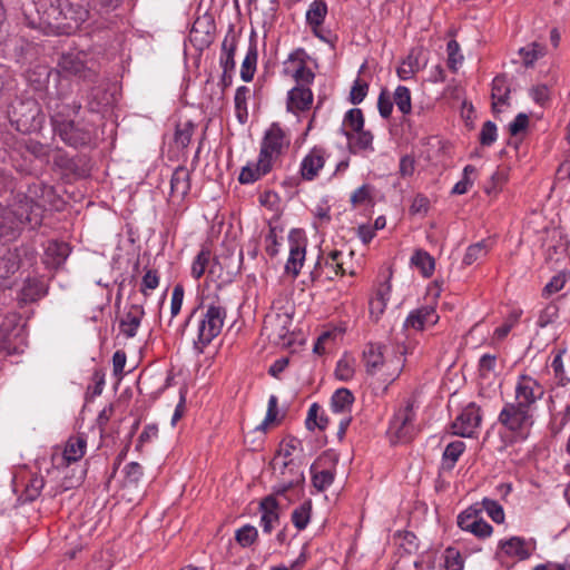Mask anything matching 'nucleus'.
I'll return each mask as SVG.
<instances>
[{"mask_svg": "<svg viewBox=\"0 0 570 570\" xmlns=\"http://www.w3.org/2000/svg\"><path fill=\"white\" fill-rule=\"evenodd\" d=\"M521 314V309L512 311L507 317L505 322L494 331V337L497 340H503L504 337H507L511 328L518 323Z\"/></svg>", "mask_w": 570, "mask_h": 570, "instance_id": "nucleus-50", "label": "nucleus"}, {"mask_svg": "<svg viewBox=\"0 0 570 570\" xmlns=\"http://www.w3.org/2000/svg\"><path fill=\"white\" fill-rule=\"evenodd\" d=\"M36 0L22 3L27 24L46 33L71 35L88 20L90 10L85 0Z\"/></svg>", "mask_w": 570, "mask_h": 570, "instance_id": "nucleus-1", "label": "nucleus"}, {"mask_svg": "<svg viewBox=\"0 0 570 570\" xmlns=\"http://www.w3.org/2000/svg\"><path fill=\"white\" fill-rule=\"evenodd\" d=\"M488 245L485 240H481L473 245H470L466 249V253L463 257V263L465 265H471L476 262L479 258L484 257L488 254Z\"/></svg>", "mask_w": 570, "mask_h": 570, "instance_id": "nucleus-47", "label": "nucleus"}, {"mask_svg": "<svg viewBox=\"0 0 570 570\" xmlns=\"http://www.w3.org/2000/svg\"><path fill=\"white\" fill-rule=\"evenodd\" d=\"M87 438L85 434L69 436L63 449V461L67 464L79 461L86 453Z\"/></svg>", "mask_w": 570, "mask_h": 570, "instance_id": "nucleus-19", "label": "nucleus"}, {"mask_svg": "<svg viewBox=\"0 0 570 570\" xmlns=\"http://www.w3.org/2000/svg\"><path fill=\"white\" fill-rule=\"evenodd\" d=\"M448 51V67L452 71H456L458 65L463 61V56L460 53V45L455 40H450L446 46Z\"/></svg>", "mask_w": 570, "mask_h": 570, "instance_id": "nucleus-52", "label": "nucleus"}, {"mask_svg": "<svg viewBox=\"0 0 570 570\" xmlns=\"http://www.w3.org/2000/svg\"><path fill=\"white\" fill-rule=\"evenodd\" d=\"M55 165H57L59 168L67 170L69 173H78V165L76 160L71 157H69L66 154H58L53 159Z\"/></svg>", "mask_w": 570, "mask_h": 570, "instance_id": "nucleus-63", "label": "nucleus"}, {"mask_svg": "<svg viewBox=\"0 0 570 570\" xmlns=\"http://www.w3.org/2000/svg\"><path fill=\"white\" fill-rule=\"evenodd\" d=\"M438 321L439 315L436 314L434 306L426 305L411 312L405 320L404 326L422 331L425 325H434Z\"/></svg>", "mask_w": 570, "mask_h": 570, "instance_id": "nucleus-16", "label": "nucleus"}, {"mask_svg": "<svg viewBox=\"0 0 570 570\" xmlns=\"http://www.w3.org/2000/svg\"><path fill=\"white\" fill-rule=\"evenodd\" d=\"M20 267L19 256L10 249L0 250V279L9 278Z\"/></svg>", "mask_w": 570, "mask_h": 570, "instance_id": "nucleus-28", "label": "nucleus"}, {"mask_svg": "<svg viewBox=\"0 0 570 570\" xmlns=\"http://www.w3.org/2000/svg\"><path fill=\"white\" fill-rule=\"evenodd\" d=\"M411 263L417 267L423 276L430 277L434 271V258L425 250L417 249L411 258Z\"/></svg>", "mask_w": 570, "mask_h": 570, "instance_id": "nucleus-37", "label": "nucleus"}, {"mask_svg": "<svg viewBox=\"0 0 570 570\" xmlns=\"http://www.w3.org/2000/svg\"><path fill=\"white\" fill-rule=\"evenodd\" d=\"M312 482L317 491H324L334 481V472L332 470L325 469L320 472H314V465H312Z\"/></svg>", "mask_w": 570, "mask_h": 570, "instance_id": "nucleus-48", "label": "nucleus"}, {"mask_svg": "<svg viewBox=\"0 0 570 570\" xmlns=\"http://www.w3.org/2000/svg\"><path fill=\"white\" fill-rule=\"evenodd\" d=\"M312 502L311 500L305 501L292 513V522L298 530H304L311 519Z\"/></svg>", "mask_w": 570, "mask_h": 570, "instance_id": "nucleus-43", "label": "nucleus"}, {"mask_svg": "<svg viewBox=\"0 0 570 570\" xmlns=\"http://www.w3.org/2000/svg\"><path fill=\"white\" fill-rule=\"evenodd\" d=\"M420 55L421 49H412L407 57L402 61L401 66L396 69L400 79L407 80L415 72L420 70Z\"/></svg>", "mask_w": 570, "mask_h": 570, "instance_id": "nucleus-29", "label": "nucleus"}, {"mask_svg": "<svg viewBox=\"0 0 570 570\" xmlns=\"http://www.w3.org/2000/svg\"><path fill=\"white\" fill-rule=\"evenodd\" d=\"M194 128L195 125L191 121L177 125L175 131V144L180 148H186L190 142Z\"/></svg>", "mask_w": 570, "mask_h": 570, "instance_id": "nucleus-45", "label": "nucleus"}, {"mask_svg": "<svg viewBox=\"0 0 570 570\" xmlns=\"http://www.w3.org/2000/svg\"><path fill=\"white\" fill-rule=\"evenodd\" d=\"M45 485V481L42 476L32 475L28 481L23 495L27 501H33L39 495Z\"/></svg>", "mask_w": 570, "mask_h": 570, "instance_id": "nucleus-51", "label": "nucleus"}, {"mask_svg": "<svg viewBox=\"0 0 570 570\" xmlns=\"http://www.w3.org/2000/svg\"><path fill=\"white\" fill-rule=\"evenodd\" d=\"M313 92L308 87L297 85L288 91L287 109L289 111H305L311 108Z\"/></svg>", "mask_w": 570, "mask_h": 570, "instance_id": "nucleus-17", "label": "nucleus"}, {"mask_svg": "<svg viewBox=\"0 0 570 570\" xmlns=\"http://www.w3.org/2000/svg\"><path fill=\"white\" fill-rule=\"evenodd\" d=\"M368 85L365 81L356 79L350 92V100L353 105H358L366 97Z\"/></svg>", "mask_w": 570, "mask_h": 570, "instance_id": "nucleus-58", "label": "nucleus"}, {"mask_svg": "<svg viewBox=\"0 0 570 570\" xmlns=\"http://www.w3.org/2000/svg\"><path fill=\"white\" fill-rule=\"evenodd\" d=\"M249 95V88L246 86H240L237 88L235 94V109L236 115L240 124H245L248 117L247 111V98Z\"/></svg>", "mask_w": 570, "mask_h": 570, "instance_id": "nucleus-40", "label": "nucleus"}, {"mask_svg": "<svg viewBox=\"0 0 570 570\" xmlns=\"http://www.w3.org/2000/svg\"><path fill=\"white\" fill-rule=\"evenodd\" d=\"M525 67H532L533 63L546 55V47L539 42H531L519 50Z\"/></svg>", "mask_w": 570, "mask_h": 570, "instance_id": "nucleus-39", "label": "nucleus"}, {"mask_svg": "<svg viewBox=\"0 0 570 570\" xmlns=\"http://www.w3.org/2000/svg\"><path fill=\"white\" fill-rule=\"evenodd\" d=\"M125 481L127 484H137L142 476V468L137 462H130L125 468Z\"/></svg>", "mask_w": 570, "mask_h": 570, "instance_id": "nucleus-61", "label": "nucleus"}, {"mask_svg": "<svg viewBox=\"0 0 570 570\" xmlns=\"http://www.w3.org/2000/svg\"><path fill=\"white\" fill-rule=\"evenodd\" d=\"M257 45L254 37H250L249 48L243 61L240 77L244 81L248 82L254 78L257 63Z\"/></svg>", "mask_w": 570, "mask_h": 570, "instance_id": "nucleus-30", "label": "nucleus"}, {"mask_svg": "<svg viewBox=\"0 0 570 570\" xmlns=\"http://www.w3.org/2000/svg\"><path fill=\"white\" fill-rule=\"evenodd\" d=\"M51 193V187L33 184L28 193H17L7 206L0 204V243L16 240L24 225L31 229L39 227L46 206L45 195Z\"/></svg>", "mask_w": 570, "mask_h": 570, "instance_id": "nucleus-2", "label": "nucleus"}, {"mask_svg": "<svg viewBox=\"0 0 570 570\" xmlns=\"http://www.w3.org/2000/svg\"><path fill=\"white\" fill-rule=\"evenodd\" d=\"M458 525L465 531H470L479 538H487L492 533V527L482 519H472L464 521V523H458Z\"/></svg>", "mask_w": 570, "mask_h": 570, "instance_id": "nucleus-41", "label": "nucleus"}, {"mask_svg": "<svg viewBox=\"0 0 570 570\" xmlns=\"http://www.w3.org/2000/svg\"><path fill=\"white\" fill-rule=\"evenodd\" d=\"M445 569L446 570H462L463 563L459 552L453 549H448L445 554Z\"/></svg>", "mask_w": 570, "mask_h": 570, "instance_id": "nucleus-64", "label": "nucleus"}, {"mask_svg": "<svg viewBox=\"0 0 570 570\" xmlns=\"http://www.w3.org/2000/svg\"><path fill=\"white\" fill-rule=\"evenodd\" d=\"M70 248L66 243L52 242L46 249L48 263L55 267H59L69 256Z\"/></svg>", "mask_w": 570, "mask_h": 570, "instance_id": "nucleus-35", "label": "nucleus"}, {"mask_svg": "<svg viewBox=\"0 0 570 570\" xmlns=\"http://www.w3.org/2000/svg\"><path fill=\"white\" fill-rule=\"evenodd\" d=\"M510 95V88L508 86L507 76L499 75L492 81L491 98L493 112H499L498 102L507 104Z\"/></svg>", "mask_w": 570, "mask_h": 570, "instance_id": "nucleus-25", "label": "nucleus"}, {"mask_svg": "<svg viewBox=\"0 0 570 570\" xmlns=\"http://www.w3.org/2000/svg\"><path fill=\"white\" fill-rule=\"evenodd\" d=\"M321 406L317 403H313L307 412V417L305 421L306 429L309 431H314L318 429L321 431L325 430L328 425V417L323 413L320 414Z\"/></svg>", "mask_w": 570, "mask_h": 570, "instance_id": "nucleus-36", "label": "nucleus"}, {"mask_svg": "<svg viewBox=\"0 0 570 570\" xmlns=\"http://www.w3.org/2000/svg\"><path fill=\"white\" fill-rule=\"evenodd\" d=\"M291 240V249L287 263L285 265V272L287 274H292L296 277L301 268L303 266V262L305 259V245L293 239V236L289 237Z\"/></svg>", "mask_w": 570, "mask_h": 570, "instance_id": "nucleus-23", "label": "nucleus"}, {"mask_svg": "<svg viewBox=\"0 0 570 570\" xmlns=\"http://www.w3.org/2000/svg\"><path fill=\"white\" fill-rule=\"evenodd\" d=\"M535 390H540L538 382L530 376L521 375L515 386L517 403L525 405V409L530 410L538 399ZM541 395L542 391H540L539 397Z\"/></svg>", "mask_w": 570, "mask_h": 570, "instance_id": "nucleus-14", "label": "nucleus"}, {"mask_svg": "<svg viewBox=\"0 0 570 570\" xmlns=\"http://www.w3.org/2000/svg\"><path fill=\"white\" fill-rule=\"evenodd\" d=\"M385 346L380 343H370L363 352V360L368 374L376 373L384 363Z\"/></svg>", "mask_w": 570, "mask_h": 570, "instance_id": "nucleus-21", "label": "nucleus"}, {"mask_svg": "<svg viewBox=\"0 0 570 570\" xmlns=\"http://www.w3.org/2000/svg\"><path fill=\"white\" fill-rule=\"evenodd\" d=\"M285 145L288 142L285 141L284 130L277 122L272 124L264 135L259 153L263 170L272 169L273 161L282 154Z\"/></svg>", "mask_w": 570, "mask_h": 570, "instance_id": "nucleus-6", "label": "nucleus"}, {"mask_svg": "<svg viewBox=\"0 0 570 570\" xmlns=\"http://www.w3.org/2000/svg\"><path fill=\"white\" fill-rule=\"evenodd\" d=\"M354 396L347 389H338L332 396L331 407L334 413H346L352 407Z\"/></svg>", "mask_w": 570, "mask_h": 570, "instance_id": "nucleus-33", "label": "nucleus"}, {"mask_svg": "<svg viewBox=\"0 0 570 570\" xmlns=\"http://www.w3.org/2000/svg\"><path fill=\"white\" fill-rule=\"evenodd\" d=\"M114 95L109 92L104 86L91 88L88 95L87 106L92 112H99L104 108L112 105Z\"/></svg>", "mask_w": 570, "mask_h": 570, "instance_id": "nucleus-24", "label": "nucleus"}, {"mask_svg": "<svg viewBox=\"0 0 570 570\" xmlns=\"http://www.w3.org/2000/svg\"><path fill=\"white\" fill-rule=\"evenodd\" d=\"M81 109V104L65 102L60 98H49L48 110L53 132L68 146L79 148L88 146L94 140L95 134L91 126L76 122V117Z\"/></svg>", "mask_w": 570, "mask_h": 570, "instance_id": "nucleus-3", "label": "nucleus"}, {"mask_svg": "<svg viewBox=\"0 0 570 570\" xmlns=\"http://www.w3.org/2000/svg\"><path fill=\"white\" fill-rule=\"evenodd\" d=\"M293 78L297 85L307 87L314 81L315 73L307 66H297L293 72Z\"/></svg>", "mask_w": 570, "mask_h": 570, "instance_id": "nucleus-60", "label": "nucleus"}, {"mask_svg": "<svg viewBox=\"0 0 570 570\" xmlns=\"http://www.w3.org/2000/svg\"><path fill=\"white\" fill-rule=\"evenodd\" d=\"M391 293V284L385 282L379 286L375 296L370 299V315L377 322L384 313Z\"/></svg>", "mask_w": 570, "mask_h": 570, "instance_id": "nucleus-22", "label": "nucleus"}, {"mask_svg": "<svg viewBox=\"0 0 570 570\" xmlns=\"http://www.w3.org/2000/svg\"><path fill=\"white\" fill-rule=\"evenodd\" d=\"M414 411H413V403L407 402L405 407L400 409L392 422L390 430L394 432L397 441L400 442H409L414 434Z\"/></svg>", "mask_w": 570, "mask_h": 570, "instance_id": "nucleus-12", "label": "nucleus"}, {"mask_svg": "<svg viewBox=\"0 0 570 570\" xmlns=\"http://www.w3.org/2000/svg\"><path fill=\"white\" fill-rule=\"evenodd\" d=\"M393 101L402 114L407 115L411 112V92L407 87L397 86L394 91Z\"/></svg>", "mask_w": 570, "mask_h": 570, "instance_id": "nucleus-44", "label": "nucleus"}, {"mask_svg": "<svg viewBox=\"0 0 570 570\" xmlns=\"http://www.w3.org/2000/svg\"><path fill=\"white\" fill-rule=\"evenodd\" d=\"M142 315V307L134 305L126 314L125 318L120 321V330L127 337H134L136 335Z\"/></svg>", "mask_w": 570, "mask_h": 570, "instance_id": "nucleus-27", "label": "nucleus"}, {"mask_svg": "<svg viewBox=\"0 0 570 570\" xmlns=\"http://www.w3.org/2000/svg\"><path fill=\"white\" fill-rule=\"evenodd\" d=\"M7 114L11 126L22 134L36 131L41 126V109L33 98H16L8 106Z\"/></svg>", "mask_w": 570, "mask_h": 570, "instance_id": "nucleus-4", "label": "nucleus"}, {"mask_svg": "<svg viewBox=\"0 0 570 570\" xmlns=\"http://www.w3.org/2000/svg\"><path fill=\"white\" fill-rule=\"evenodd\" d=\"M464 449L465 444L462 441L449 443L443 452L441 469L444 471H451Z\"/></svg>", "mask_w": 570, "mask_h": 570, "instance_id": "nucleus-34", "label": "nucleus"}, {"mask_svg": "<svg viewBox=\"0 0 570 570\" xmlns=\"http://www.w3.org/2000/svg\"><path fill=\"white\" fill-rule=\"evenodd\" d=\"M482 505L485 509L488 515L495 522L502 523L504 521V512L502 507L494 500L483 499Z\"/></svg>", "mask_w": 570, "mask_h": 570, "instance_id": "nucleus-54", "label": "nucleus"}, {"mask_svg": "<svg viewBox=\"0 0 570 570\" xmlns=\"http://www.w3.org/2000/svg\"><path fill=\"white\" fill-rule=\"evenodd\" d=\"M498 422L513 433L521 432L533 423L530 410L525 409V405L518 404L517 402L504 404L499 414Z\"/></svg>", "mask_w": 570, "mask_h": 570, "instance_id": "nucleus-8", "label": "nucleus"}, {"mask_svg": "<svg viewBox=\"0 0 570 570\" xmlns=\"http://www.w3.org/2000/svg\"><path fill=\"white\" fill-rule=\"evenodd\" d=\"M237 48V39L233 36H226L223 43V55L220 57V66L225 71H232L235 68V51Z\"/></svg>", "mask_w": 570, "mask_h": 570, "instance_id": "nucleus-32", "label": "nucleus"}, {"mask_svg": "<svg viewBox=\"0 0 570 570\" xmlns=\"http://www.w3.org/2000/svg\"><path fill=\"white\" fill-rule=\"evenodd\" d=\"M292 318L288 314H276L265 321V331L268 338L276 345L288 346L292 343L289 325Z\"/></svg>", "mask_w": 570, "mask_h": 570, "instance_id": "nucleus-10", "label": "nucleus"}, {"mask_svg": "<svg viewBox=\"0 0 570 570\" xmlns=\"http://www.w3.org/2000/svg\"><path fill=\"white\" fill-rule=\"evenodd\" d=\"M269 171L271 169L263 170L262 159L258 158V161L254 166L248 165L242 169L238 180L240 184H252Z\"/></svg>", "mask_w": 570, "mask_h": 570, "instance_id": "nucleus-42", "label": "nucleus"}, {"mask_svg": "<svg viewBox=\"0 0 570 570\" xmlns=\"http://www.w3.org/2000/svg\"><path fill=\"white\" fill-rule=\"evenodd\" d=\"M559 308L554 304L547 305L539 314L538 326L543 328L552 324L558 317Z\"/></svg>", "mask_w": 570, "mask_h": 570, "instance_id": "nucleus-56", "label": "nucleus"}, {"mask_svg": "<svg viewBox=\"0 0 570 570\" xmlns=\"http://www.w3.org/2000/svg\"><path fill=\"white\" fill-rule=\"evenodd\" d=\"M257 530L252 525H244L236 531L235 539L242 547H249L257 538Z\"/></svg>", "mask_w": 570, "mask_h": 570, "instance_id": "nucleus-53", "label": "nucleus"}, {"mask_svg": "<svg viewBox=\"0 0 570 570\" xmlns=\"http://www.w3.org/2000/svg\"><path fill=\"white\" fill-rule=\"evenodd\" d=\"M479 139L482 146H491L497 139V125L491 120L485 121L480 131Z\"/></svg>", "mask_w": 570, "mask_h": 570, "instance_id": "nucleus-55", "label": "nucleus"}, {"mask_svg": "<svg viewBox=\"0 0 570 570\" xmlns=\"http://www.w3.org/2000/svg\"><path fill=\"white\" fill-rule=\"evenodd\" d=\"M24 346L26 334L21 315L16 312L8 313L0 323V353L18 354L23 351Z\"/></svg>", "mask_w": 570, "mask_h": 570, "instance_id": "nucleus-5", "label": "nucleus"}, {"mask_svg": "<svg viewBox=\"0 0 570 570\" xmlns=\"http://www.w3.org/2000/svg\"><path fill=\"white\" fill-rule=\"evenodd\" d=\"M259 511L262 512L261 522L263 530L269 533L273 524L279 520V503L274 495H267L259 502Z\"/></svg>", "mask_w": 570, "mask_h": 570, "instance_id": "nucleus-18", "label": "nucleus"}, {"mask_svg": "<svg viewBox=\"0 0 570 570\" xmlns=\"http://www.w3.org/2000/svg\"><path fill=\"white\" fill-rule=\"evenodd\" d=\"M379 112L383 118H389L393 110V100L386 90H382L377 100Z\"/></svg>", "mask_w": 570, "mask_h": 570, "instance_id": "nucleus-62", "label": "nucleus"}, {"mask_svg": "<svg viewBox=\"0 0 570 570\" xmlns=\"http://www.w3.org/2000/svg\"><path fill=\"white\" fill-rule=\"evenodd\" d=\"M190 189V173L184 167H177L170 179V191L171 196L183 199Z\"/></svg>", "mask_w": 570, "mask_h": 570, "instance_id": "nucleus-20", "label": "nucleus"}, {"mask_svg": "<svg viewBox=\"0 0 570 570\" xmlns=\"http://www.w3.org/2000/svg\"><path fill=\"white\" fill-rule=\"evenodd\" d=\"M226 309L222 306L209 305L198 325V341L195 344L208 345L222 331Z\"/></svg>", "mask_w": 570, "mask_h": 570, "instance_id": "nucleus-7", "label": "nucleus"}, {"mask_svg": "<svg viewBox=\"0 0 570 570\" xmlns=\"http://www.w3.org/2000/svg\"><path fill=\"white\" fill-rule=\"evenodd\" d=\"M304 482V474L303 472H297L295 476L286 482H283L282 484L274 488V492L272 495L276 498V495H285L287 491L295 487L302 485Z\"/></svg>", "mask_w": 570, "mask_h": 570, "instance_id": "nucleus-59", "label": "nucleus"}, {"mask_svg": "<svg viewBox=\"0 0 570 570\" xmlns=\"http://www.w3.org/2000/svg\"><path fill=\"white\" fill-rule=\"evenodd\" d=\"M501 548L507 554L518 557L520 560H525L530 557V552L525 549V541L520 537H512L502 542Z\"/></svg>", "mask_w": 570, "mask_h": 570, "instance_id": "nucleus-38", "label": "nucleus"}, {"mask_svg": "<svg viewBox=\"0 0 570 570\" xmlns=\"http://www.w3.org/2000/svg\"><path fill=\"white\" fill-rule=\"evenodd\" d=\"M325 150L314 147L302 160L301 175L305 180H313L325 164Z\"/></svg>", "mask_w": 570, "mask_h": 570, "instance_id": "nucleus-15", "label": "nucleus"}, {"mask_svg": "<svg viewBox=\"0 0 570 570\" xmlns=\"http://www.w3.org/2000/svg\"><path fill=\"white\" fill-rule=\"evenodd\" d=\"M354 134L344 130V135L348 140V148L351 153H355L356 150H366L373 149V135L368 130H364L362 128L360 131H353Z\"/></svg>", "mask_w": 570, "mask_h": 570, "instance_id": "nucleus-26", "label": "nucleus"}, {"mask_svg": "<svg viewBox=\"0 0 570 570\" xmlns=\"http://www.w3.org/2000/svg\"><path fill=\"white\" fill-rule=\"evenodd\" d=\"M210 261V250L208 248H203L198 255L195 257L191 265V275L198 279L200 278Z\"/></svg>", "mask_w": 570, "mask_h": 570, "instance_id": "nucleus-46", "label": "nucleus"}, {"mask_svg": "<svg viewBox=\"0 0 570 570\" xmlns=\"http://www.w3.org/2000/svg\"><path fill=\"white\" fill-rule=\"evenodd\" d=\"M482 420L480 407L475 403L468 404L452 423L453 434L470 438Z\"/></svg>", "mask_w": 570, "mask_h": 570, "instance_id": "nucleus-11", "label": "nucleus"}, {"mask_svg": "<svg viewBox=\"0 0 570 570\" xmlns=\"http://www.w3.org/2000/svg\"><path fill=\"white\" fill-rule=\"evenodd\" d=\"M83 57L82 52L62 53L58 61V67L67 76H76L85 81L95 82L98 73L94 68V63L88 66Z\"/></svg>", "mask_w": 570, "mask_h": 570, "instance_id": "nucleus-9", "label": "nucleus"}, {"mask_svg": "<svg viewBox=\"0 0 570 570\" xmlns=\"http://www.w3.org/2000/svg\"><path fill=\"white\" fill-rule=\"evenodd\" d=\"M119 2L120 0H88L85 4L89 10L91 9L99 13H108L116 9Z\"/></svg>", "mask_w": 570, "mask_h": 570, "instance_id": "nucleus-57", "label": "nucleus"}, {"mask_svg": "<svg viewBox=\"0 0 570 570\" xmlns=\"http://www.w3.org/2000/svg\"><path fill=\"white\" fill-rule=\"evenodd\" d=\"M414 411H413V403L407 402L405 407L400 409L392 422L390 430L394 432L397 441L400 442H409L414 434Z\"/></svg>", "mask_w": 570, "mask_h": 570, "instance_id": "nucleus-13", "label": "nucleus"}, {"mask_svg": "<svg viewBox=\"0 0 570 570\" xmlns=\"http://www.w3.org/2000/svg\"><path fill=\"white\" fill-rule=\"evenodd\" d=\"M344 126L352 131H360L364 128V116L360 108H353L345 114Z\"/></svg>", "mask_w": 570, "mask_h": 570, "instance_id": "nucleus-49", "label": "nucleus"}, {"mask_svg": "<svg viewBox=\"0 0 570 570\" xmlns=\"http://www.w3.org/2000/svg\"><path fill=\"white\" fill-rule=\"evenodd\" d=\"M327 14V4L325 0H314L306 11V22L311 29L321 27Z\"/></svg>", "mask_w": 570, "mask_h": 570, "instance_id": "nucleus-31", "label": "nucleus"}]
</instances>
